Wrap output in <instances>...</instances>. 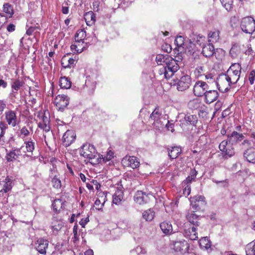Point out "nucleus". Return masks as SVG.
<instances>
[{
	"label": "nucleus",
	"mask_w": 255,
	"mask_h": 255,
	"mask_svg": "<svg viewBox=\"0 0 255 255\" xmlns=\"http://www.w3.org/2000/svg\"><path fill=\"white\" fill-rule=\"evenodd\" d=\"M80 154L85 158L89 159V162L93 165L101 162L100 154H99L94 146L90 143H85L80 149Z\"/></svg>",
	"instance_id": "nucleus-1"
},
{
	"label": "nucleus",
	"mask_w": 255,
	"mask_h": 255,
	"mask_svg": "<svg viewBox=\"0 0 255 255\" xmlns=\"http://www.w3.org/2000/svg\"><path fill=\"white\" fill-rule=\"evenodd\" d=\"M165 66L158 70V74L165 79H170L179 69L177 61L170 56Z\"/></svg>",
	"instance_id": "nucleus-2"
},
{
	"label": "nucleus",
	"mask_w": 255,
	"mask_h": 255,
	"mask_svg": "<svg viewBox=\"0 0 255 255\" xmlns=\"http://www.w3.org/2000/svg\"><path fill=\"white\" fill-rule=\"evenodd\" d=\"M242 67L239 63H234L229 67L224 75L228 78L230 83L236 84L239 81L241 73Z\"/></svg>",
	"instance_id": "nucleus-3"
},
{
	"label": "nucleus",
	"mask_w": 255,
	"mask_h": 255,
	"mask_svg": "<svg viewBox=\"0 0 255 255\" xmlns=\"http://www.w3.org/2000/svg\"><path fill=\"white\" fill-rule=\"evenodd\" d=\"M242 30L246 33L252 34L255 31V20L251 16L242 18L241 23Z\"/></svg>",
	"instance_id": "nucleus-4"
},
{
	"label": "nucleus",
	"mask_w": 255,
	"mask_h": 255,
	"mask_svg": "<svg viewBox=\"0 0 255 255\" xmlns=\"http://www.w3.org/2000/svg\"><path fill=\"white\" fill-rule=\"evenodd\" d=\"M215 82L218 89L222 93L228 91L231 85H233L224 73L219 75Z\"/></svg>",
	"instance_id": "nucleus-5"
},
{
	"label": "nucleus",
	"mask_w": 255,
	"mask_h": 255,
	"mask_svg": "<svg viewBox=\"0 0 255 255\" xmlns=\"http://www.w3.org/2000/svg\"><path fill=\"white\" fill-rule=\"evenodd\" d=\"M23 148L24 146H21L20 148H15L10 150L5 156L7 161L13 162L20 157L25 156V151L24 150Z\"/></svg>",
	"instance_id": "nucleus-6"
},
{
	"label": "nucleus",
	"mask_w": 255,
	"mask_h": 255,
	"mask_svg": "<svg viewBox=\"0 0 255 255\" xmlns=\"http://www.w3.org/2000/svg\"><path fill=\"white\" fill-rule=\"evenodd\" d=\"M4 119L7 127L9 126L12 128L15 127L20 122L16 112L12 110H8L4 113Z\"/></svg>",
	"instance_id": "nucleus-7"
},
{
	"label": "nucleus",
	"mask_w": 255,
	"mask_h": 255,
	"mask_svg": "<svg viewBox=\"0 0 255 255\" xmlns=\"http://www.w3.org/2000/svg\"><path fill=\"white\" fill-rule=\"evenodd\" d=\"M54 103L58 111L63 112L69 104V99L65 95H58L55 98Z\"/></svg>",
	"instance_id": "nucleus-8"
},
{
	"label": "nucleus",
	"mask_w": 255,
	"mask_h": 255,
	"mask_svg": "<svg viewBox=\"0 0 255 255\" xmlns=\"http://www.w3.org/2000/svg\"><path fill=\"white\" fill-rule=\"evenodd\" d=\"M176 88L178 91H184L188 89L192 84V79L188 75L182 76L180 79H177Z\"/></svg>",
	"instance_id": "nucleus-9"
},
{
	"label": "nucleus",
	"mask_w": 255,
	"mask_h": 255,
	"mask_svg": "<svg viewBox=\"0 0 255 255\" xmlns=\"http://www.w3.org/2000/svg\"><path fill=\"white\" fill-rule=\"evenodd\" d=\"M208 89V85L205 82L198 81L194 85L193 91L196 96L202 97L205 96Z\"/></svg>",
	"instance_id": "nucleus-10"
},
{
	"label": "nucleus",
	"mask_w": 255,
	"mask_h": 255,
	"mask_svg": "<svg viewBox=\"0 0 255 255\" xmlns=\"http://www.w3.org/2000/svg\"><path fill=\"white\" fill-rule=\"evenodd\" d=\"M12 177L7 176L4 180L0 181V195H3L10 191L13 186Z\"/></svg>",
	"instance_id": "nucleus-11"
},
{
	"label": "nucleus",
	"mask_w": 255,
	"mask_h": 255,
	"mask_svg": "<svg viewBox=\"0 0 255 255\" xmlns=\"http://www.w3.org/2000/svg\"><path fill=\"white\" fill-rule=\"evenodd\" d=\"M191 206L194 211H199L201 206L206 204L205 198L202 195H196L190 198Z\"/></svg>",
	"instance_id": "nucleus-12"
},
{
	"label": "nucleus",
	"mask_w": 255,
	"mask_h": 255,
	"mask_svg": "<svg viewBox=\"0 0 255 255\" xmlns=\"http://www.w3.org/2000/svg\"><path fill=\"white\" fill-rule=\"evenodd\" d=\"M151 198H153L151 194H146L141 191H137L134 196V200L136 203L143 205L149 203Z\"/></svg>",
	"instance_id": "nucleus-13"
},
{
	"label": "nucleus",
	"mask_w": 255,
	"mask_h": 255,
	"mask_svg": "<svg viewBox=\"0 0 255 255\" xmlns=\"http://www.w3.org/2000/svg\"><path fill=\"white\" fill-rule=\"evenodd\" d=\"M76 135L73 130H67L63 134L62 141L63 145L68 147L72 144L76 140Z\"/></svg>",
	"instance_id": "nucleus-14"
},
{
	"label": "nucleus",
	"mask_w": 255,
	"mask_h": 255,
	"mask_svg": "<svg viewBox=\"0 0 255 255\" xmlns=\"http://www.w3.org/2000/svg\"><path fill=\"white\" fill-rule=\"evenodd\" d=\"M219 148L225 155L230 157L235 154V149L232 144H228V140H223L219 144Z\"/></svg>",
	"instance_id": "nucleus-15"
},
{
	"label": "nucleus",
	"mask_w": 255,
	"mask_h": 255,
	"mask_svg": "<svg viewBox=\"0 0 255 255\" xmlns=\"http://www.w3.org/2000/svg\"><path fill=\"white\" fill-rule=\"evenodd\" d=\"M49 242L47 240L41 238L35 242V249L40 254L45 255L48 248Z\"/></svg>",
	"instance_id": "nucleus-16"
},
{
	"label": "nucleus",
	"mask_w": 255,
	"mask_h": 255,
	"mask_svg": "<svg viewBox=\"0 0 255 255\" xmlns=\"http://www.w3.org/2000/svg\"><path fill=\"white\" fill-rule=\"evenodd\" d=\"M38 117L40 121L38 124V127L46 132H48L50 129L49 117L46 116L45 113L39 114Z\"/></svg>",
	"instance_id": "nucleus-17"
},
{
	"label": "nucleus",
	"mask_w": 255,
	"mask_h": 255,
	"mask_svg": "<svg viewBox=\"0 0 255 255\" xmlns=\"http://www.w3.org/2000/svg\"><path fill=\"white\" fill-rule=\"evenodd\" d=\"M184 234L185 236L191 240H196L198 239V234L195 226L190 224L185 225Z\"/></svg>",
	"instance_id": "nucleus-18"
},
{
	"label": "nucleus",
	"mask_w": 255,
	"mask_h": 255,
	"mask_svg": "<svg viewBox=\"0 0 255 255\" xmlns=\"http://www.w3.org/2000/svg\"><path fill=\"white\" fill-rule=\"evenodd\" d=\"M124 165L126 166H129L133 169L139 167L140 162L137 157L134 156H126L122 160Z\"/></svg>",
	"instance_id": "nucleus-19"
},
{
	"label": "nucleus",
	"mask_w": 255,
	"mask_h": 255,
	"mask_svg": "<svg viewBox=\"0 0 255 255\" xmlns=\"http://www.w3.org/2000/svg\"><path fill=\"white\" fill-rule=\"evenodd\" d=\"M189 244L185 240L175 242L173 244V249L175 252L184 254L188 252Z\"/></svg>",
	"instance_id": "nucleus-20"
},
{
	"label": "nucleus",
	"mask_w": 255,
	"mask_h": 255,
	"mask_svg": "<svg viewBox=\"0 0 255 255\" xmlns=\"http://www.w3.org/2000/svg\"><path fill=\"white\" fill-rule=\"evenodd\" d=\"M41 28L38 23L34 24V25H30L27 29L26 33L29 36H33L36 40L39 38L40 36V31Z\"/></svg>",
	"instance_id": "nucleus-21"
},
{
	"label": "nucleus",
	"mask_w": 255,
	"mask_h": 255,
	"mask_svg": "<svg viewBox=\"0 0 255 255\" xmlns=\"http://www.w3.org/2000/svg\"><path fill=\"white\" fill-rule=\"evenodd\" d=\"M219 96V94L216 90L207 91L204 96L205 102L207 104H211L215 101Z\"/></svg>",
	"instance_id": "nucleus-22"
},
{
	"label": "nucleus",
	"mask_w": 255,
	"mask_h": 255,
	"mask_svg": "<svg viewBox=\"0 0 255 255\" xmlns=\"http://www.w3.org/2000/svg\"><path fill=\"white\" fill-rule=\"evenodd\" d=\"M168 155L171 160L177 158L181 153V148L178 146H169L167 148Z\"/></svg>",
	"instance_id": "nucleus-23"
},
{
	"label": "nucleus",
	"mask_w": 255,
	"mask_h": 255,
	"mask_svg": "<svg viewBox=\"0 0 255 255\" xmlns=\"http://www.w3.org/2000/svg\"><path fill=\"white\" fill-rule=\"evenodd\" d=\"M202 53L206 57H210L215 53V47L213 43L209 42L204 45L202 47Z\"/></svg>",
	"instance_id": "nucleus-24"
},
{
	"label": "nucleus",
	"mask_w": 255,
	"mask_h": 255,
	"mask_svg": "<svg viewBox=\"0 0 255 255\" xmlns=\"http://www.w3.org/2000/svg\"><path fill=\"white\" fill-rule=\"evenodd\" d=\"M227 136L228 141L231 143L232 145L242 141L244 138V136L243 134L235 131H233L231 134H228Z\"/></svg>",
	"instance_id": "nucleus-25"
},
{
	"label": "nucleus",
	"mask_w": 255,
	"mask_h": 255,
	"mask_svg": "<svg viewBox=\"0 0 255 255\" xmlns=\"http://www.w3.org/2000/svg\"><path fill=\"white\" fill-rule=\"evenodd\" d=\"M196 211H193L190 212H188L186 215V218L189 221V223L194 226H198L200 222V217L197 215L195 212Z\"/></svg>",
	"instance_id": "nucleus-26"
},
{
	"label": "nucleus",
	"mask_w": 255,
	"mask_h": 255,
	"mask_svg": "<svg viewBox=\"0 0 255 255\" xmlns=\"http://www.w3.org/2000/svg\"><path fill=\"white\" fill-rule=\"evenodd\" d=\"M33 128L30 126L29 122H28L26 126H24L22 128H19V134L22 137H25L29 136L33 133Z\"/></svg>",
	"instance_id": "nucleus-27"
},
{
	"label": "nucleus",
	"mask_w": 255,
	"mask_h": 255,
	"mask_svg": "<svg viewBox=\"0 0 255 255\" xmlns=\"http://www.w3.org/2000/svg\"><path fill=\"white\" fill-rule=\"evenodd\" d=\"M244 156L249 162L255 164V148L247 149L244 153Z\"/></svg>",
	"instance_id": "nucleus-28"
},
{
	"label": "nucleus",
	"mask_w": 255,
	"mask_h": 255,
	"mask_svg": "<svg viewBox=\"0 0 255 255\" xmlns=\"http://www.w3.org/2000/svg\"><path fill=\"white\" fill-rule=\"evenodd\" d=\"M85 48V42L75 41L74 44L71 45V49L74 53H80Z\"/></svg>",
	"instance_id": "nucleus-29"
},
{
	"label": "nucleus",
	"mask_w": 255,
	"mask_h": 255,
	"mask_svg": "<svg viewBox=\"0 0 255 255\" xmlns=\"http://www.w3.org/2000/svg\"><path fill=\"white\" fill-rule=\"evenodd\" d=\"M25 144V146H24V150L26 149L25 156H31L32 152L35 149V142L32 141L31 139L28 141H25L24 143Z\"/></svg>",
	"instance_id": "nucleus-30"
},
{
	"label": "nucleus",
	"mask_w": 255,
	"mask_h": 255,
	"mask_svg": "<svg viewBox=\"0 0 255 255\" xmlns=\"http://www.w3.org/2000/svg\"><path fill=\"white\" fill-rule=\"evenodd\" d=\"M220 31L219 30L215 29L211 31L208 34V42L210 43H216L220 39Z\"/></svg>",
	"instance_id": "nucleus-31"
},
{
	"label": "nucleus",
	"mask_w": 255,
	"mask_h": 255,
	"mask_svg": "<svg viewBox=\"0 0 255 255\" xmlns=\"http://www.w3.org/2000/svg\"><path fill=\"white\" fill-rule=\"evenodd\" d=\"M84 19L88 25H92L96 21L95 14L92 11H88L84 14Z\"/></svg>",
	"instance_id": "nucleus-32"
},
{
	"label": "nucleus",
	"mask_w": 255,
	"mask_h": 255,
	"mask_svg": "<svg viewBox=\"0 0 255 255\" xmlns=\"http://www.w3.org/2000/svg\"><path fill=\"white\" fill-rule=\"evenodd\" d=\"M169 57H170V56L168 54H158L156 56L155 60L158 65L164 66L169 60Z\"/></svg>",
	"instance_id": "nucleus-33"
},
{
	"label": "nucleus",
	"mask_w": 255,
	"mask_h": 255,
	"mask_svg": "<svg viewBox=\"0 0 255 255\" xmlns=\"http://www.w3.org/2000/svg\"><path fill=\"white\" fill-rule=\"evenodd\" d=\"M74 62L75 60L72 58L68 57V56L65 55L61 59V65L65 68H71L74 65Z\"/></svg>",
	"instance_id": "nucleus-34"
},
{
	"label": "nucleus",
	"mask_w": 255,
	"mask_h": 255,
	"mask_svg": "<svg viewBox=\"0 0 255 255\" xmlns=\"http://www.w3.org/2000/svg\"><path fill=\"white\" fill-rule=\"evenodd\" d=\"M184 119L188 125L193 126H196L198 123V118L195 115L187 114L185 115Z\"/></svg>",
	"instance_id": "nucleus-35"
},
{
	"label": "nucleus",
	"mask_w": 255,
	"mask_h": 255,
	"mask_svg": "<svg viewBox=\"0 0 255 255\" xmlns=\"http://www.w3.org/2000/svg\"><path fill=\"white\" fill-rule=\"evenodd\" d=\"M63 205V202L61 199H55L52 204L53 211L56 214L59 213Z\"/></svg>",
	"instance_id": "nucleus-36"
},
{
	"label": "nucleus",
	"mask_w": 255,
	"mask_h": 255,
	"mask_svg": "<svg viewBox=\"0 0 255 255\" xmlns=\"http://www.w3.org/2000/svg\"><path fill=\"white\" fill-rule=\"evenodd\" d=\"M160 227L163 233L166 235L169 234L172 232V226L168 222H162L160 224Z\"/></svg>",
	"instance_id": "nucleus-37"
},
{
	"label": "nucleus",
	"mask_w": 255,
	"mask_h": 255,
	"mask_svg": "<svg viewBox=\"0 0 255 255\" xmlns=\"http://www.w3.org/2000/svg\"><path fill=\"white\" fill-rule=\"evenodd\" d=\"M123 198V192L121 190L118 189L113 196V203L116 205L119 204Z\"/></svg>",
	"instance_id": "nucleus-38"
},
{
	"label": "nucleus",
	"mask_w": 255,
	"mask_h": 255,
	"mask_svg": "<svg viewBox=\"0 0 255 255\" xmlns=\"http://www.w3.org/2000/svg\"><path fill=\"white\" fill-rule=\"evenodd\" d=\"M59 85L62 89H69L71 87V82L66 77H61L59 80Z\"/></svg>",
	"instance_id": "nucleus-39"
},
{
	"label": "nucleus",
	"mask_w": 255,
	"mask_h": 255,
	"mask_svg": "<svg viewBox=\"0 0 255 255\" xmlns=\"http://www.w3.org/2000/svg\"><path fill=\"white\" fill-rule=\"evenodd\" d=\"M3 11L6 14L7 18H10L13 14L12 6L9 3H5L3 5Z\"/></svg>",
	"instance_id": "nucleus-40"
},
{
	"label": "nucleus",
	"mask_w": 255,
	"mask_h": 255,
	"mask_svg": "<svg viewBox=\"0 0 255 255\" xmlns=\"http://www.w3.org/2000/svg\"><path fill=\"white\" fill-rule=\"evenodd\" d=\"M51 182L52 186L54 189H59L61 188V181L58 175H55L52 177H51Z\"/></svg>",
	"instance_id": "nucleus-41"
},
{
	"label": "nucleus",
	"mask_w": 255,
	"mask_h": 255,
	"mask_svg": "<svg viewBox=\"0 0 255 255\" xmlns=\"http://www.w3.org/2000/svg\"><path fill=\"white\" fill-rule=\"evenodd\" d=\"M86 32L84 29H80L77 30L75 35V40L84 41L85 38L86 37Z\"/></svg>",
	"instance_id": "nucleus-42"
},
{
	"label": "nucleus",
	"mask_w": 255,
	"mask_h": 255,
	"mask_svg": "<svg viewBox=\"0 0 255 255\" xmlns=\"http://www.w3.org/2000/svg\"><path fill=\"white\" fill-rule=\"evenodd\" d=\"M201 105L202 103L199 99H194L189 102L188 106L192 110H196L200 108Z\"/></svg>",
	"instance_id": "nucleus-43"
},
{
	"label": "nucleus",
	"mask_w": 255,
	"mask_h": 255,
	"mask_svg": "<svg viewBox=\"0 0 255 255\" xmlns=\"http://www.w3.org/2000/svg\"><path fill=\"white\" fill-rule=\"evenodd\" d=\"M246 253L247 255H255V240L246 246Z\"/></svg>",
	"instance_id": "nucleus-44"
},
{
	"label": "nucleus",
	"mask_w": 255,
	"mask_h": 255,
	"mask_svg": "<svg viewBox=\"0 0 255 255\" xmlns=\"http://www.w3.org/2000/svg\"><path fill=\"white\" fill-rule=\"evenodd\" d=\"M113 158L114 152L111 150H108L106 154L105 155L100 154V158L101 159V162L103 161L104 163H106L107 161L111 160Z\"/></svg>",
	"instance_id": "nucleus-45"
},
{
	"label": "nucleus",
	"mask_w": 255,
	"mask_h": 255,
	"mask_svg": "<svg viewBox=\"0 0 255 255\" xmlns=\"http://www.w3.org/2000/svg\"><path fill=\"white\" fill-rule=\"evenodd\" d=\"M241 53L240 47L237 45L232 46L230 51V54L233 58L237 57Z\"/></svg>",
	"instance_id": "nucleus-46"
},
{
	"label": "nucleus",
	"mask_w": 255,
	"mask_h": 255,
	"mask_svg": "<svg viewBox=\"0 0 255 255\" xmlns=\"http://www.w3.org/2000/svg\"><path fill=\"white\" fill-rule=\"evenodd\" d=\"M221 2L227 11H231L233 8V0H221Z\"/></svg>",
	"instance_id": "nucleus-47"
},
{
	"label": "nucleus",
	"mask_w": 255,
	"mask_h": 255,
	"mask_svg": "<svg viewBox=\"0 0 255 255\" xmlns=\"http://www.w3.org/2000/svg\"><path fill=\"white\" fill-rule=\"evenodd\" d=\"M154 216V212L151 209L145 211L142 214V217L146 221H151Z\"/></svg>",
	"instance_id": "nucleus-48"
},
{
	"label": "nucleus",
	"mask_w": 255,
	"mask_h": 255,
	"mask_svg": "<svg viewBox=\"0 0 255 255\" xmlns=\"http://www.w3.org/2000/svg\"><path fill=\"white\" fill-rule=\"evenodd\" d=\"M161 116V113L160 111L159 107L155 108L154 110L152 112L150 116V118L154 121H158L160 116Z\"/></svg>",
	"instance_id": "nucleus-49"
},
{
	"label": "nucleus",
	"mask_w": 255,
	"mask_h": 255,
	"mask_svg": "<svg viewBox=\"0 0 255 255\" xmlns=\"http://www.w3.org/2000/svg\"><path fill=\"white\" fill-rule=\"evenodd\" d=\"M106 196H104L103 199L102 201L99 199H97L94 203L96 209L100 210L103 208L105 202H106Z\"/></svg>",
	"instance_id": "nucleus-50"
},
{
	"label": "nucleus",
	"mask_w": 255,
	"mask_h": 255,
	"mask_svg": "<svg viewBox=\"0 0 255 255\" xmlns=\"http://www.w3.org/2000/svg\"><path fill=\"white\" fill-rule=\"evenodd\" d=\"M78 226L77 223H75L73 227V233L74 237L73 238V242L74 244H76L79 241V236L78 234Z\"/></svg>",
	"instance_id": "nucleus-51"
},
{
	"label": "nucleus",
	"mask_w": 255,
	"mask_h": 255,
	"mask_svg": "<svg viewBox=\"0 0 255 255\" xmlns=\"http://www.w3.org/2000/svg\"><path fill=\"white\" fill-rule=\"evenodd\" d=\"M211 111V110H210ZM209 114V109L207 107L204 106V107H201V109L199 110L198 112V115L199 117L202 118H207L208 114Z\"/></svg>",
	"instance_id": "nucleus-52"
},
{
	"label": "nucleus",
	"mask_w": 255,
	"mask_h": 255,
	"mask_svg": "<svg viewBox=\"0 0 255 255\" xmlns=\"http://www.w3.org/2000/svg\"><path fill=\"white\" fill-rule=\"evenodd\" d=\"M22 81L19 79L15 80L11 85V88L14 90L18 91L23 85Z\"/></svg>",
	"instance_id": "nucleus-53"
},
{
	"label": "nucleus",
	"mask_w": 255,
	"mask_h": 255,
	"mask_svg": "<svg viewBox=\"0 0 255 255\" xmlns=\"http://www.w3.org/2000/svg\"><path fill=\"white\" fill-rule=\"evenodd\" d=\"M8 128L7 125L4 122H0V139L3 137L5 133V130Z\"/></svg>",
	"instance_id": "nucleus-54"
},
{
	"label": "nucleus",
	"mask_w": 255,
	"mask_h": 255,
	"mask_svg": "<svg viewBox=\"0 0 255 255\" xmlns=\"http://www.w3.org/2000/svg\"><path fill=\"white\" fill-rule=\"evenodd\" d=\"M204 68L203 66H198L194 71V74L198 78L201 77L205 75Z\"/></svg>",
	"instance_id": "nucleus-55"
},
{
	"label": "nucleus",
	"mask_w": 255,
	"mask_h": 255,
	"mask_svg": "<svg viewBox=\"0 0 255 255\" xmlns=\"http://www.w3.org/2000/svg\"><path fill=\"white\" fill-rule=\"evenodd\" d=\"M174 43L179 47L182 46L184 43V37L182 36H177L175 39Z\"/></svg>",
	"instance_id": "nucleus-56"
},
{
	"label": "nucleus",
	"mask_w": 255,
	"mask_h": 255,
	"mask_svg": "<svg viewBox=\"0 0 255 255\" xmlns=\"http://www.w3.org/2000/svg\"><path fill=\"white\" fill-rule=\"evenodd\" d=\"M200 244L201 246L204 247L206 249L210 248L211 247V244L210 242L206 238L202 239L200 240Z\"/></svg>",
	"instance_id": "nucleus-57"
},
{
	"label": "nucleus",
	"mask_w": 255,
	"mask_h": 255,
	"mask_svg": "<svg viewBox=\"0 0 255 255\" xmlns=\"http://www.w3.org/2000/svg\"><path fill=\"white\" fill-rule=\"evenodd\" d=\"M248 80L251 85H253L255 81V70H253L250 72L248 76Z\"/></svg>",
	"instance_id": "nucleus-58"
},
{
	"label": "nucleus",
	"mask_w": 255,
	"mask_h": 255,
	"mask_svg": "<svg viewBox=\"0 0 255 255\" xmlns=\"http://www.w3.org/2000/svg\"><path fill=\"white\" fill-rule=\"evenodd\" d=\"M92 113L96 117H100L104 114L102 110L100 109L99 107H95L92 110Z\"/></svg>",
	"instance_id": "nucleus-59"
},
{
	"label": "nucleus",
	"mask_w": 255,
	"mask_h": 255,
	"mask_svg": "<svg viewBox=\"0 0 255 255\" xmlns=\"http://www.w3.org/2000/svg\"><path fill=\"white\" fill-rule=\"evenodd\" d=\"M68 5L69 4L68 2H66L62 5L61 11L64 14H67L69 12V8Z\"/></svg>",
	"instance_id": "nucleus-60"
},
{
	"label": "nucleus",
	"mask_w": 255,
	"mask_h": 255,
	"mask_svg": "<svg viewBox=\"0 0 255 255\" xmlns=\"http://www.w3.org/2000/svg\"><path fill=\"white\" fill-rule=\"evenodd\" d=\"M191 193V186L187 184L183 189V194L186 197L189 196Z\"/></svg>",
	"instance_id": "nucleus-61"
},
{
	"label": "nucleus",
	"mask_w": 255,
	"mask_h": 255,
	"mask_svg": "<svg viewBox=\"0 0 255 255\" xmlns=\"http://www.w3.org/2000/svg\"><path fill=\"white\" fill-rule=\"evenodd\" d=\"M162 49L167 53H170L172 51V48L171 46L167 43L163 44L162 46Z\"/></svg>",
	"instance_id": "nucleus-62"
},
{
	"label": "nucleus",
	"mask_w": 255,
	"mask_h": 255,
	"mask_svg": "<svg viewBox=\"0 0 255 255\" xmlns=\"http://www.w3.org/2000/svg\"><path fill=\"white\" fill-rule=\"evenodd\" d=\"M89 222V216H87L85 218L82 219L81 220V221L79 222V224L82 226V228H85V225Z\"/></svg>",
	"instance_id": "nucleus-63"
},
{
	"label": "nucleus",
	"mask_w": 255,
	"mask_h": 255,
	"mask_svg": "<svg viewBox=\"0 0 255 255\" xmlns=\"http://www.w3.org/2000/svg\"><path fill=\"white\" fill-rule=\"evenodd\" d=\"M205 80L207 81L208 82H212V81H215L214 79L213 78L214 76L211 73H208L207 74H205Z\"/></svg>",
	"instance_id": "nucleus-64"
}]
</instances>
